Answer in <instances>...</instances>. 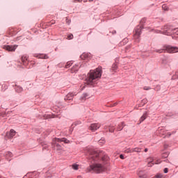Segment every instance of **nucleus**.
Here are the masks:
<instances>
[{"label": "nucleus", "instance_id": "obj_1", "mask_svg": "<svg viewBox=\"0 0 178 178\" xmlns=\"http://www.w3.org/2000/svg\"><path fill=\"white\" fill-rule=\"evenodd\" d=\"M102 76V68L101 67H99L95 70H90L85 80V84L94 86L97 84V81L101 79Z\"/></svg>", "mask_w": 178, "mask_h": 178}, {"label": "nucleus", "instance_id": "obj_2", "mask_svg": "<svg viewBox=\"0 0 178 178\" xmlns=\"http://www.w3.org/2000/svg\"><path fill=\"white\" fill-rule=\"evenodd\" d=\"M109 158L108 156H104L102 158L99 163H96L91 165L90 168H88V172H95V173H101L106 169V165L108 163V160Z\"/></svg>", "mask_w": 178, "mask_h": 178}, {"label": "nucleus", "instance_id": "obj_3", "mask_svg": "<svg viewBox=\"0 0 178 178\" xmlns=\"http://www.w3.org/2000/svg\"><path fill=\"white\" fill-rule=\"evenodd\" d=\"M58 143H65V144H70V140H67L65 138H56L53 140V146L54 147L56 151H62L63 149V147L62 145H59Z\"/></svg>", "mask_w": 178, "mask_h": 178}, {"label": "nucleus", "instance_id": "obj_4", "mask_svg": "<svg viewBox=\"0 0 178 178\" xmlns=\"http://www.w3.org/2000/svg\"><path fill=\"white\" fill-rule=\"evenodd\" d=\"M157 54H163V52H168V54H176L178 52V48L172 47L170 45H164L162 49H156Z\"/></svg>", "mask_w": 178, "mask_h": 178}, {"label": "nucleus", "instance_id": "obj_5", "mask_svg": "<svg viewBox=\"0 0 178 178\" xmlns=\"http://www.w3.org/2000/svg\"><path fill=\"white\" fill-rule=\"evenodd\" d=\"M156 33H161V34H165V35H172V34L178 35V28L173 29L168 26H165L163 28V31H157Z\"/></svg>", "mask_w": 178, "mask_h": 178}, {"label": "nucleus", "instance_id": "obj_6", "mask_svg": "<svg viewBox=\"0 0 178 178\" xmlns=\"http://www.w3.org/2000/svg\"><path fill=\"white\" fill-rule=\"evenodd\" d=\"M141 30H143V28L141 26H137L135 29V33L134 35V37L135 40H136L137 42H140V35H141Z\"/></svg>", "mask_w": 178, "mask_h": 178}, {"label": "nucleus", "instance_id": "obj_7", "mask_svg": "<svg viewBox=\"0 0 178 178\" xmlns=\"http://www.w3.org/2000/svg\"><path fill=\"white\" fill-rule=\"evenodd\" d=\"M88 154H89V159H92V161H97V158L99 156V154L92 150H90L88 152Z\"/></svg>", "mask_w": 178, "mask_h": 178}, {"label": "nucleus", "instance_id": "obj_8", "mask_svg": "<svg viewBox=\"0 0 178 178\" xmlns=\"http://www.w3.org/2000/svg\"><path fill=\"white\" fill-rule=\"evenodd\" d=\"M16 48H17V45H5L3 47V49L8 51V52H15V51H16Z\"/></svg>", "mask_w": 178, "mask_h": 178}, {"label": "nucleus", "instance_id": "obj_9", "mask_svg": "<svg viewBox=\"0 0 178 178\" xmlns=\"http://www.w3.org/2000/svg\"><path fill=\"white\" fill-rule=\"evenodd\" d=\"M99 127H101V124H99V123H93L90 126L89 129L92 131H95V130H98V129H99Z\"/></svg>", "mask_w": 178, "mask_h": 178}, {"label": "nucleus", "instance_id": "obj_10", "mask_svg": "<svg viewBox=\"0 0 178 178\" xmlns=\"http://www.w3.org/2000/svg\"><path fill=\"white\" fill-rule=\"evenodd\" d=\"M74 95H76V93L70 92L65 97V101H72L73 99Z\"/></svg>", "mask_w": 178, "mask_h": 178}, {"label": "nucleus", "instance_id": "obj_11", "mask_svg": "<svg viewBox=\"0 0 178 178\" xmlns=\"http://www.w3.org/2000/svg\"><path fill=\"white\" fill-rule=\"evenodd\" d=\"M16 135V131H15L14 129H10V133L6 134V136L8 138H13V137H15V136Z\"/></svg>", "mask_w": 178, "mask_h": 178}, {"label": "nucleus", "instance_id": "obj_12", "mask_svg": "<svg viewBox=\"0 0 178 178\" xmlns=\"http://www.w3.org/2000/svg\"><path fill=\"white\" fill-rule=\"evenodd\" d=\"M126 125L124 124V122H120L118 126H117V131H122L123 130V128Z\"/></svg>", "mask_w": 178, "mask_h": 178}, {"label": "nucleus", "instance_id": "obj_13", "mask_svg": "<svg viewBox=\"0 0 178 178\" xmlns=\"http://www.w3.org/2000/svg\"><path fill=\"white\" fill-rule=\"evenodd\" d=\"M4 156L6 157L7 161H10V159H9V158H13V154H12V152H7L4 154Z\"/></svg>", "mask_w": 178, "mask_h": 178}, {"label": "nucleus", "instance_id": "obj_14", "mask_svg": "<svg viewBox=\"0 0 178 178\" xmlns=\"http://www.w3.org/2000/svg\"><path fill=\"white\" fill-rule=\"evenodd\" d=\"M81 59L83 60H88L89 57H88V54L83 53L81 55Z\"/></svg>", "mask_w": 178, "mask_h": 178}, {"label": "nucleus", "instance_id": "obj_15", "mask_svg": "<svg viewBox=\"0 0 178 178\" xmlns=\"http://www.w3.org/2000/svg\"><path fill=\"white\" fill-rule=\"evenodd\" d=\"M147 113H145L140 118L139 121H140V123H143V122H144V120H145L147 119Z\"/></svg>", "mask_w": 178, "mask_h": 178}, {"label": "nucleus", "instance_id": "obj_16", "mask_svg": "<svg viewBox=\"0 0 178 178\" xmlns=\"http://www.w3.org/2000/svg\"><path fill=\"white\" fill-rule=\"evenodd\" d=\"M21 59H22V62L24 63V65H27L29 58H27L26 56H23Z\"/></svg>", "mask_w": 178, "mask_h": 178}, {"label": "nucleus", "instance_id": "obj_17", "mask_svg": "<svg viewBox=\"0 0 178 178\" xmlns=\"http://www.w3.org/2000/svg\"><path fill=\"white\" fill-rule=\"evenodd\" d=\"M141 173H143V170H140V171L138 172V175L139 177H140V178H147V174L141 175Z\"/></svg>", "mask_w": 178, "mask_h": 178}, {"label": "nucleus", "instance_id": "obj_18", "mask_svg": "<svg viewBox=\"0 0 178 178\" xmlns=\"http://www.w3.org/2000/svg\"><path fill=\"white\" fill-rule=\"evenodd\" d=\"M71 70L72 73L77 72L79 70V65H74Z\"/></svg>", "mask_w": 178, "mask_h": 178}, {"label": "nucleus", "instance_id": "obj_19", "mask_svg": "<svg viewBox=\"0 0 178 178\" xmlns=\"http://www.w3.org/2000/svg\"><path fill=\"white\" fill-rule=\"evenodd\" d=\"M108 131L110 133H113V131H115V127L114 126H112V125H110L108 127Z\"/></svg>", "mask_w": 178, "mask_h": 178}, {"label": "nucleus", "instance_id": "obj_20", "mask_svg": "<svg viewBox=\"0 0 178 178\" xmlns=\"http://www.w3.org/2000/svg\"><path fill=\"white\" fill-rule=\"evenodd\" d=\"M40 59H48V56L47 54H41L39 56Z\"/></svg>", "mask_w": 178, "mask_h": 178}, {"label": "nucleus", "instance_id": "obj_21", "mask_svg": "<svg viewBox=\"0 0 178 178\" xmlns=\"http://www.w3.org/2000/svg\"><path fill=\"white\" fill-rule=\"evenodd\" d=\"M87 97H88V95L87 93L83 94L81 97V101H86Z\"/></svg>", "mask_w": 178, "mask_h": 178}, {"label": "nucleus", "instance_id": "obj_22", "mask_svg": "<svg viewBox=\"0 0 178 178\" xmlns=\"http://www.w3.org/2000/svg\"><path fill=\"white\" fill-rule=\"evenodd\" d=\"M112 70L113 72H116V70H118V65L116 64H113L112 65Z\"/></svg>", "mask_w": 178, "mask_h": 178}, {"label": "nucleus", "instance_id": "obj_23", "mask_svg": "<svg viewBox=\"0 0 178 178\" xmlns=\"http://www.w3.org/2000/svg\"><path fill=\"white\" fill-rule=\"evenodd\" d=\"M146 161L148 163H153L154 162V158L153 157H148L146 160Z\"/></svg>", "mask_w": 178, "mask_h": 178}, {"label": "nucleus", "instance_id": "obj_24", "mask_svg": "<svg viewBox=\"0 0 178 178\" xmlns=\"http://www.w3.org/2000/svg\"><path fill=\"white\" fill-rule=\"evenodd\" d=\"M72 169H74V170H79V165L77 164H74L72 165Z\"/></svg>", "mask_w": 178, "mask_h": 178}, {"label": "nucleus", "instance_id": "obj_25", "mask_svg": "<svg viewBox=\"0 0 178 178\" xmlns=\"http://www.w3.org/2000/svg\"><path fill=\"white\" fill-rule=\"evenodd\" d=\"M72 65H73V63L71 61L67 62V64L65 65L66 69H68V67H71Z\"/></svg>", "mask_w": 178, "mask_h": 178}, {"label": "nucleus", "instance_id": "obj_26", "mask_svg": "<svg viewBox=\"0 0 178 178\" xmlns=\"http://www.w3.org/2000/svg\"><path fill=\"white\" fill-rule=\"evenodd\" d=\"M134 152H141V148L140 147H135L134 148Z\"/></svg>", "mask_w": 178, "mask_h": 178}, {"label": "nucleus", "instance_id": "obj_27", "mask_svg": "<svg viewBox=\"0 0 178 178\" xmlns=\"http://www.w3.org/2000/svg\"><path fill=\"white\" fill-rule=\"evenodd\" d=\"M16 91L17 92H22V91H23V88H22L21 87H17Z\"/></svg>", "mask_w": 178, "mask_h": 178}, {"label": "nucleus", "instance_id": "obj_28", "mask_svg": "<svg viewBox=\"0 0 178 178\" xmlns=\"http://www.w3.org/2000/svg\"><path fill=\"white\" fill-rule=\"evenodd\" d=\"M99 144H101V145H102V144H105V139L102 138V139L99 140Z\"/></svg>", "mask_w": 178, "mask_h": 178}, {"label": "nucleus", "instance_id": "obj_29", "mask_svg": "<svg viewBox=\"0 0 178 178\" xmlns=\"http://www.w3.org/2000/svg\"><path fill=\"white\" fill-rule=\"evenodd\" d=\"M126 154H131V148H128L125 150Z\"/></svg>", "mask_w": 178, "mask_h": 178}, {"label": "nucleus", "instance_id": "obj_30", "mask_svg": "<svg viewBox=\"0 0 178 178\" xmlns=\"http://www.w3.org/2000/svg\"><path fill=\"white\" fill-rule=\"evenodd\" d=\"M143 90H145V91H148L149 90H151V87L145 86V87H143Z\"/></svg>", "mask_w": 178, "mask_h": 178}, {"label": "nucleus", "instance_id": "obj_31", "mask_svg": "<svg viewBox=\"0 0 178 178\" xmlns=\"http://www.w3.org/2000/svg\"><path fill=\"white\" fill-rule=\"evenodd\" d=\"M67 39L73 40V34L68 35Z\"/></svg>", "mask_w": 178, "mask_h": 178}, {"label": "nucleus", "instance_id": "obj_32", "mask_svg": "<svg viewBox=\"0 0 178 178\" xmlns=\"http://www.w3.org/2000/svg\"><path fill=\"white\" fill-rule=\"evenodd\" d=\"M154 163H147L148 168H152L154 166Z\"/></svg>", "mask_w": 178, "mask_h": 178}, {"label": "nucleus", "instance_id": "obj_33", "mask_svg": "<svg viewBox=\"0 0 178 178\" xmlns=\"http://www.w3.org/2000/svg\"><path fill=\"white\" fill-rule=\"evenodd\" d=\"M162 8L164 9V10H168V7H166V5H163Z\"/></svg>", "mask_w": 178, "mask_h": 178}, {"label": "nucleus", "instance_id": "obj_34", "mask_svg": "<svg viewBox=\"0 0 178 178\" xmlns=\"http://www.w3.org/2000/svg\"><path fill=\"white\" fill-rule=\"evenodd\" d=\"M65 22H66V23H67L68 24H70V19L66 18Z\"/></svg>", "mask_w": 178, "mask_h": 178}, {"label": "nucleus", "instance_id": "obj_35", "mask_svg": "<svg viewBox=\"0 0 178 178\" xmlns=\"http://www.w3.org/2000/svg\"><path fill=\"white\" fill-rule=\"evenodd\" d=\"M83 0H74V2L76 3V2H82Z\"/></svg>", "mask_w": 178, "mask_h": 178}, {"label": "nucleus", "instance_id": "obj_36", "mask_svg": "<svg viewBox=\"0 0 178 178\" xmlns=\"http://www.w3.org/2000/svg\"><path fill=\"white\" fill-rule=\"evenodd\" d=\"M120 159H124V156H123V154H121L120 156Z\"/></svg>", "mask_w": 178, "mask_h": 178}, {"label": "nucleus", "instance_id": "obj_37", "mask_svg": "<svg viewBox=\"0 0 178 178\" xmlns=\"http://www.w3.org/2000/svg\"><path fill=\"white\" fill-rule=\"evenodd\" d=\"M168 168H165V169H164V173H168Z\"/></svg>", "mask_w": 178, "mask_h": 178}, {"label": "nucleus", "instance_id": "obj_38", "mask_svg": "<svg viewBox=\"0 0 178 178\" xmlns=\"http://www.w3.org/2000/svg\"><path fill=\"white\" fill-rule=\"evenodd\" d=\"M155 163H156V165H158L159 163H161V161L159 160Z\"/></svg>", "mask_w": 178, "mask_h": 178}, {"label": "nucleus", "instance_id": "obj_39", "mask_svg": "<svg viewBox=\"0 0 178 178\" xmlns=\"http://www.w3.org/2000/svg\"><path fill=\"white\" fill-rule=\"evenodd\" d=\"M133 152H134V148L131 149V154L133 153Z\"/></svg>", "mask_w": 178, "mask_h": 178}, {"label": "nucleus", "instance_id": "obj_40", "mask_svg": "<svg viewBox=\"0 0 178 178\" xmlns=\"http://www.w3.org/2000/svg\"><path fill=\"white\" fill-rule=\"evenodd\" d=\"M156 178H162V175H157Z\"/></svg>", "mask_w": 178, "mask_h": 178}, {"label": "nucleus", "instance_id": "obj_41", "mask_svg": "<svg viewBox=\"0 0 178 178\" xmlns=\"http://www.w3.org/2000/svg\"><path fill=\"white\" fill-rule=\"evenodd\" d=\"M145 152H148V148L145 149Z\"/></svg>", "mask_w": 178, "mask_h": 178}, {"label": "nucleus", "instance_id": "obj_42", "mask_svg": "<svg viewBox=\"0 0 178 178\" xmlns=\"http://www.w3.org/2000/svg\"><path fill=\"white\" fill-rule=\"evenodd\" d=\"M166 157H168V154H165V156H163V158H166Z\"/></svg>", "mask_w": 178, "mask_h": 178}, {"label": "nucleus", "instance_id": "obj_43", "mask_svg": "<svg viewBox=\"0 0 178 178\" xmlns=\"http://www.w3.org/2000/svg\"><path fill=\"white\" fill-rule=\"evenodd\" d=\"M43 148L47 149L48 148V146L45 145L44 147H43Z\"/></svg>", "mask_w": 178, "mask_h": 178}, {"label": "nucleus", "instance_id": "obj_44", "mask_svg": "<svg viewBox=\"0 0 178 178\" xmlns=\"http://www.w3.org/2000/svg\"><path fill=\"white\" fill-rule=\"evenodd\" d=\"M94 0H88V2H92Z\"/></svg>", "mask_w": 178, "mask_h": 178}, {"label": "nucleus", "instance_id": "obj_45", "mask_svg": "<svg viewBox=\"0 0 178 178\" xmlns=\"http://www.w3.org/2000/svg\"><path fill=\"white\" fill-rule=\"evenodd\" d=\"M77 178H83L81 176H78Z\"/></svg>", "mask_w": 178, "mask_h": 178}, {"label": "nucleus", "instance_id": "obj_46", "mask_svg": "<svg viewBox=\"0 0 178 178\" xmlns=\"http://www.w3.org/2000/svg\"><path fill=\"white\" fill-rule=\"evenodd\" d=\"M141 175H145V173H144V171H143V172H141Z\"/></svg>", "mask_w": 178, "mask_h": 178}, {"label": "nucleus", "instance_id": "obj_47", "mask_svg": "<svg viewBox=\"0 0 178 178\" xmlns=\"http://www.w3.org/2000/svg\"><path fill=\"white\" fill-rule=\"evenodd\" d=\"M116 105H118V104H117V103H115V104H114V106H116Z\"/></svg>", "mask_w": 178, "mask_h": 178}, {"label": "nucleus", "instance_id": "obj_48", "mask_svg": "<svg viewBox=\"0 0 178 178\" xmlns=\"http://www.w3.org/2000/svg\"><path fill=\"white\" fill-rule=\"evenodd\" d=\"M85 87H86V86H83L82 90H83V89L85 88Z\"/></svg>", "mask_w": 178, "mask_h": 178}, {"label": "nucleus", "instance_id": "obj_49", "mask_svg": "<svg viewBox=\"0 0 178 178\" xmlns=\"http://www.w3.org/2000/svg\"><path fill=\"white\" fill-rule=\"evenodd\" d=\"M168 136H170V133H168Z\"/></svg>", "mask_w": 178, "mask_h": 178}, {"label": "nucleus", "instance_id": "obj_50", "mask_svg": "<svg viewBox=\"0 0 178 178\" xmlns=\"http://www.w3.org/2000/svg\"><path fill=\"white\" fill-rule=\"evenodd\" d=\"M114 34H116V31H114Z\"/></svg>", "mask_w": 178, "mask_h": 178}, {"label": "nucleus", "instance_id": "obj_51", "mask_svg": "<svg viewBox=\"0 0 178 178\" xmlns=\"http://www.w3.org/2000/svg\"><path fill=\"white\" fill-rule=\"evenodd\" d=\"M141 22H144V19H143Z\"/></svg>", "mask_w": 178, "mask_h": 178}, {"label": "nucleus", "instance_id": "obj_52", "mask_svg": "<svg viewBox=\"0 0 178 178\" xmlns=\"http://www.w3.org/2000/svg\"><path fill=\"white\" fill-rule=\"evenodd\" d=\"M84 2H87V1H84Z\"/></svg>", "mask_w": 178, "mask_h": 178}]
</instances>
